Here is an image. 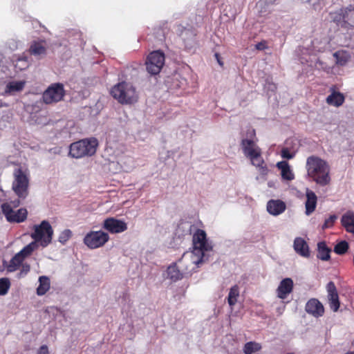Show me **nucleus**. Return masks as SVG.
<instances>
[{
  "instance_id": "obj_30",
  "label": "nucleus",
  "mask_w": 354,
  "mask_h": 354,
  "mask_svg": "<svg viewBox=\"0 0 354 354\" xmlns=\"http://www.w3.org/2000/svg\"><path fill=\"white\" fill-rule=\"evenodd\" d=\"M25 82L22 81L10 82L7 84L5 94H12L15 92H19L23 90Z\"/></svg>"
},
{
  "instance_id": "obj_15",
  "label": "nucleus",
  "mask_w": 354,
  "mask_h": 354,
  "mask_svg": "<svg viewBox=\"0 0 354 354\" xmlns=\"http://www.w3.org/2000/svg\"><path fill=\"white\" fill-rule=\"evenodd\" d=\"M306 311L315 317H321L324 313L322 304L317 299H309L305 306Z\"/></svg>"
},
{
  "instance_id": "obj_17",
  "label": "nucleus",
  "mask_w": 354,
  "mask_h": 354,
  "mask_svg": "<svg viewBox=\"0 0 354 354\" xmlns=\"http://www.w3.org/2000/svg\"><path fill=\"white\" fill-rule=\"evenodd\" d=\"M306 198L305 214L307 216H310L315 211L317 203V196L313 191L307 188L306 190Z\"/></svg>"
},
{
  "instance_id": "obj_28",
  "label": "nucleus",
  "mask_w": 354,
  "mask_h": 354,
  "mask_svg": "<svg viewBox=\"0 0 354 354\" xmlns=\"http://www.w3.org/2000/svg\"><path fill=\"white\" fill-rule=\"evenodd\" d=\"M335 63L339 66H344L351 59L350 54L346 50H337L333 54Z\"/></svg>"
},
{
  "instance_id": "obj_27",
  "label": "nucleus",
  "mask_w": 354,
  "mask_h": 354,
  "mask_svg": "<svg viewBox=\"0 0 354 354\" xmlns=\"http://www.w3.org/2000/svg\"><path fill=\"white\" fill-rule=\"evenodd\" d=\"M24 259L18 254L17 253L10 259L9 263L6 266V270L8 272H13L18 270L22 263L24 262Z\"/></svg>"
},
{
  "instance_id": "obj_32",
  "label": "nucleus",
  "mask_w": 354,
  "mask_h": 354,
  "mask_svg": "<svg viewBox=\"0 0 354 354\" xmlns=\"http://www.w3.org/2000/svg\"><path fill=\"white\" fill-rule=\"evenodd\" d=\"M345 24L346 28H354V6L351 5L346 7Z\"/></svg>"
},
{
  "instance_id": "obj_9",
  "label": "nucleus",
  "mask_w": 354,
  "mask_h": 354,
  "mask_svg": "<svg viewBox=\"0 0 354 354\" xmlns=\"http://www.w3.org/2000/svg\"><path fill=\"white\" fill-rule=\"evenodd\" d=\"M165 61V54L160 50H154L147 56L145 65L151 75H158L162 68Z\"/></svg>"
},
{
  "instance_id": "obj_35",
  "label": "nucleus",
  "mask_w": 354,
  "mask_h": 354,
  "mask_svg": "<svg viewBox=\"0 0 354 354\" xmlns=\"http://www.w3.org/2000/svg\"><path fill=\"white\" fill-rule=\"evenodd\" d=\"M35 243H31L28 245L25 246L20 252L17 254L24 260L26 257L30 255L33 250H35Z\"/></svg>"
},
{
  "instance_id": "obj_11",
  "label": "nucleus",
  "mask_w": 354,
  "mask_h": 354,
  "mask_svg": "<svg viewBox=\"0 0 354 354\" xmlns=\"http://www.w3.org/2000/svg\"><path fill=\"white\" fill-rule=\"evenodd\" d=\"M65 90L62 83L50 84L42 94L43 102L46 104L57 103L63 100Z\"/></svg>"
},
{
  "instance_id": "obj_20",
  "label": "nucleus",
  "mask_w": 354,
  "mask_h": 354,
  "mask_svg": "<svg viewBox=\"0 0 354 354\" xmlns=\"http://www.w3.org/2000/svg\"><path fill=\"white\" fill-rule=\"evenodd\" d=\"M29 53L36 57L44 56L46 54L45 41H33L30 46Z\"/></svg>"
},
{
  "instance_id": "obj_19",
  "label": "nucleus",
  "mask_w": 354,
  "mask_h": 354,
  "mask_svg": "<svg viewBox=\"0 0 354 354\" xmlns=\"http://www.w3.org/2000/svg\"><path fill=\"white\" fill-rule=\"evenodd\" d=\"M286 209V204L284 202L279 200H271L267 204V210L268 212L272 215L277 216L282 212H283Z\"/></svg>"
},
{
  "instance_id": "obj_8",
  "label": "nucleus",
  "mask_w": 354,
  "mask_h": 354,
  "mask_svg": "<svg viewBox=\"0 0 354 354\" xmlns=\"http://www.w3.org/2000/svg\"><path fill=\"white\" fill-rule=\"evenodd\" d=\"M110 239L107 232L102 230L90 231L83 239V243L89 249L94 250L103 247Z\"/></svg>"
},
{
  "instance_id": "obj_2",
  "label": "nucleus",
  "mask_w": 354,
  "mask_h": 354,
  "mask_svg": "<svg viewBox=\"0 0 354 354\" xmlns=\"http://www.w3.org/2000/svg\"><path fill=\"white\" fill-rule=\"evenodd\" d=\"M306 168L308 176L317 184L326 186L330 183V167L325 160L317 156H311L307 158Z\"/></svg>"
},
{
  "instance_id": "obj_45",
  "label": "nucleus",
  "mask_w": 354,
  "mask_h": 354,
  "mask_svg": "<svg viewBox=\"0 0 354 354\" xmlns=\"http://www.w3.org/2000/svg\"><path fill=\"white\" fill-rule=\"evenodd\" d=\"M346 354H354V351H350L346 353Z\"/></svg>"
},
{
  "instance_id": "obj_39",
  "label": "nucleus",
  "mask_w": 354,
  "mask_h": 354,
  "mask_svg": "<svg viewBox=\"0 0 354 354\" xmlns=\"http://www.w3.org/2000/svg\"><path fill=\"white\" fill-rule=\"evenodd\" d=\"M20 267H21V268L19 273L17 274L18 278H21V277H25L30 272V265L26 263H22V264L21 265Z\"/></svg>"
},
{
  "instance_id": "obj_7",
  "label": "nucleus",
  "mask_w": 354,
  "mask_h": 354,
  "mask_svg": "<svg viewBox=\"0 0 354 354\" xmlns=\"http://www.w3.org/2000/svg\"><path fill=\"white\" fill-rule=\"evenodd\" d=\"M193 251L191 252L201 257H204L205 252L212 250V246L207 242L206 232L201 229H197L192 238Z\"/></svg>"
},
{
  "instance_id": "obj_16",
  "label": "nucleus",
  "mask_w": 354,
  "mask_h": 354,
  "mask_svg": "<svg viewBox=\"0 0 354 354\" xmlns=\"http://www.w3.org/2000/svg\"><path fill=\"white\" fill-rule=\"evenodd\" d=\"M294 283L291 278L282 279L277 289V295L279 299H285L293 290Z\"/></svg>"
},
{
  "instance_id": "obj_1",
  "label": "nucleus",
  "mask_w": 354,
  "mask_h": 354,
  "mask_svg": "<svg viewBox=\"0 0 354 354\" xmlns=\"http://www.w3.org/2000/svg\"><path fill=\"white\" fill-rule=\"evenodd\" d=\"M250 138L242 139L241 146L244 155L248 158L252 165L255 166L260 174L266 176L269 169L264 162L261 156V149L254 141L253 138L256 136L255 130L252 129L247 133Z\"/></svg>"
},
{
  "instance_id": "obj_34",
  "label": "nucleus",
  "mask_w": 354,
  "mask_h": 354,
  "mask_svg": "<svg viewBox=\"0 0 354 354\" xmlns=\"http://www.w3.org/2000/svg\"><path fill=\"white\" fill-rule=\"evenodd\" d=\"M348 243L346 241H342L335 245L334 252L339 255H343L348 252Z\"/></svg>"
},
{
  "instance_id": "obj_33",
  "label": "nucleus",
  "mask_w": 354,
  "mask_h": 354,
  "mask_svg": "<svg viewBox=\"0 0 354 354\" xmlns=\"http://www.w3.org/2000/svg\"><path fill=\"white\" fill-rule=\"evenodd\" d=\"M262 346L261 344L256 342H248L245 344L243 346V353L245 354H252L255 352L259 351Z\"/></svg>"
},
{
  "instance_id": "obj_31",
  "label": "nucleus",
  "mask_w": 354,
  "mask_h": 354,
  "mask_svg": "<svg viewBox=\"0 0 354 354\" xmlns=\"http://www.w3.org/2000/svg\"><path fill=\"white\" fill-rule=\"evenodd\" d=\"M239 297V288L237 285L233 286L229 292L227 297L228 304L232 308L237 302Z\"/></svg>"
},
{
  "instance_id": "obj_46",
  "label": "nucleus",
  "mask_w": 354,
  "mask_h": 354,
  "mask_svg": "<svg viewBox=\"0 0 354 354\" xmlns=\"http://www.w3.org/2000/svg\"><path fill=\"white\" fill-rule=\"evenodd\" d=\"M3 106V104L1 103V102L0 101V108Z\"/></svg>"
},
{
  "instance_id": "obj_12",
  "label": "nucleus",
  "mask_w": 354,
  "mask_h": 354,
  "mask_svg": "<svg viewBox=\"0 0 354 354\" xmlns=\"http://www.w3.org/2000/svg\"><path fill=\"white\" fill-rule=\"evenodd\" d=\"M2 212L6 220L10 223H22L27 218L28 211L26 208H20L17 211L12 209V206L4 203L1 206Z\"/></svg>"
},
{
  "instance_id": "obj_21",
  "label": "nucleus",
  "mask_w": 354,
  "mask_h": 354,
  "mask_svg": "<svg viewBox=\"0 0 354 354\" xmlns=\"http://www.w3.org/2000/svg\"><path fill=\"white\" fill-rule=\"evenodd\" d=\"M345 100L344 95L343 93L335 91V90L333 91L330 95H329L326 97V103L329 105H332L336 107H339L342 106Z\"/></svg>"
},
{
  "instance_id": "obj_6",
  "label": "nucleus",
  "mask_w": 354,
  "mask_h": 354,
  "mask_svg": "<svg viewBox=\"0 0 354 354\" xmlns=\"http://www.w3.org/2000/svg\"><path fill=\"white\" fill-rule=\"evenodd\" d=\"M53 230L47 221H43L39 225L35 226L32 238L36 242H40L42 247H46L51 243Z\"/></svg>"
},
{
  "instance_id": "obj_25",
  "label": "nucleus",
  "mask_w": 354,
  "mask_h": 354,
  "mask_svg": "<svg viewBox=\"0 0 354 354\" xmlns=\"http://www.w3.org/2000/svg\"><path fill=\"white\" fill-rule=\"evenodd\" d=\"M277 167L281 170V177L286 180H292L295 175L290 168V165L286 161H281L277 164Z\"/></svg>"
},
{
  "instance_id": "obj_36",
  "label": "nucleus",
  "mask_w": 354,
  "mask_h": 354,
  "mask_svg": "<svg viewBox=\"0 0 354 354\" xmlns=\"http://www.w3.org/2000/svg\"><path fill=\"white\" fill-rule=\"evenodd\" d=\"M10 287V281L8 278L3 277L0 279V295H5L8 292Z\"/></svg>"
},
{
  "instance_id": "obj_43",
  "label": "nucleus",
  "mask_w": 354,
  "mask_h": 354,
  "mask_svg": "<svg viewBox=\"0 0 354 354\" xmlns=\"http://www.w3.org/2000/svg\"><path fill=\"white\" fill-rule=\"evenodd\" d=\"M266 48V44L265 41H261V42H259L257 44H256V48L257 50H264Z\"/></svg>"
},
{
  "instance_id": "obj_26",
  "label": "nucleus",
  "mask_w": 354,
  "mask_h": 354,
  "mask_svg": "<svg viewBox=\"0 0 354 354\" xmlns=\"http://www.w3.org/2000/svg\"><path fill=\"white\" fill-rule=\"evenodd\" d=\"M331 249L328 248L325 241L317 243V257L322 261H328L330 259Z\"/></svg>"
},
{
  "instance_id": "obj_22",
  "label": "nucleus",
  "mask_w": 354,
  "mask_h": 354,
  "mask_svg": "<svg viewBox=\"0 0 354 354\" xmlns=\"http://www.w3.org/2000/svg\"><path fill=\"white\" fill-rule=\"evenodd\" d=\"M167 272L168 277L174 281L180 280L185 277V275L182 270L180 268L178 263L169 266Z\"/></svg>"
},
{
  "instance_id": "obj_14",
  "label": "nucleus",
  "mask_w": 354,
  "mask_h": 354,
  "mask_svg": "<svg viewBox=\"0 0 354 354\" xmlns=\"http://www.w3.org/2000/svg\"><path fill=\"white\" fill-rule=\"evenodd\" d=\"M326 290L330 308L333 311L337 312L339 308L340 303L335 283L333 281L328 282L326 286Z\"/></svg>"
},
{
  "instance_id": "obj_13",
  "label": "nucleus",
  "mask_w": 354,
  "mask_h": 354,
  "mask_svg": "<svg viewBox=\"0 0 354 354\" xmlns=\"http://www.w3.org/2000/svg\"><path fill=\"white\" fill-rule=\"evenodd\" d=\"M102 228L111 234H119L127 230V224L124 221L109 217L103 221Z\"/></svg>"
},
{
  "instance_id": "obj_3",
  "label": "nucleus",
  "mask_w": 354,
  "mask_h": 354,
  "mask_svg": "<svg viewBox=\"0 0 354 354\" xmlns=\"http://www.w3.org/2000/svg\"><path fill=\"white\" fill-rule=\"evenodd\" d=\"M98 140L94 137L84 138L71 143L68 155L74 158H82L93 156L98 147Z\"/></svg>"
},
{
  "instance_id": "obj_41",
  "label": "nucleus",
  "mask_w": 354,
  "mask_h": 354,
  "mask_svg": "<svg viewBox=\"0 0 354 354\" xmlns=\"http://www.w3.org/2000/svg\"><path fill=\"white\" fill-rule=\"evenodd\" d=\"M37 354H49L48 346L46 345H42L39 348Z\"/></svg>"
},
{
  "instance_id": "obj_4",
  "label": "nucleus",
  "mask_w": 354,
  "mask_h": 354,
  "mask_svg": "<svg viewBox=\"0 0 354 354\" xmlns=\"http://www.w3.org/2000/svg\"><path fill=\"white\" fill-rule=\"evenodd\" d=\"M111 96L122 104H132L138 102V95L136 88L127 82L114 85L110 91Z\"/></svg>"
},
{
  "instance_id": "obj_18",
  "label": "nucleus",
  "mask_w": 354,
  "mask_h": 354,
  "mask_svg": "<svg viewBox=\"0 0 354 354\" xmlns=\"http://www.w3.org/2000/svg\"><path fill=\"white\" fill-rule=\"evenodd\" d=\"M294 249L300 256L304 257H310L309 247L306 241L301 237H297L294 241Z\"/></svg>"
},
{
  "instance_id": "obj_10",
  "label": "nucleus",
  "mask_w": 354,
  "mask_h": 354,
  "mask_svg": "<svg viewBox=\"0 0 354 354\" xmlns=\"http://www.w3.org/2000/svg\"><path fill=\"white\" fill-rule=\"evenodd\" d=\"M203 257H198L192 253H184L178 263L182 270L185 277L190 275L192 272L196 271L198 265L203 263Z\"/></svg>"
},
{
  "instance_id": "obj_44",
  "label": "nucleus",
  "mask_w": 354,
  "mask_h": 354,
  "mask_svg": "<svg viewBox=\"0 0 354 354\" xmlns=\"http://www.w3.org/2000/svg\"><path fill=\"white\" fill-rule=\"evenodd\" d=\"M215 57H216V59H217L218 63L219 64V65L223 66V62L221 60L219 55H218V53H216V54H215Z\"/></svg>"
},
{
  "instance_id": "obj_29",
  "label": "nucleus",
  "mask_w": 354,
  "mask_h": 354,
  "mask_svg": "<svg viewBox=\"0 0 354 354\" xmlns=\"http://www.w3.org/2000/svg\"><path fill=\"white\" fill-rule=\"evenodd\" d=\"M39 285L37 288L38 295H44L50 289V279L48 277L41 276L39 279Z\"/></svg>"
},
{
  "instance_id": "obj_23",
  "label": "nucleus",
  "mask_w": 354,
  "mask_h": 354,
  "mask_svg": "<svg viewBox=\"0 0 354 354\" xmlns=\"http://www.w3.org/2000/svg\"><path fill=\"white\" fill-rule=\"evenodd\" d=\"M345 12L346 7H343L338 10L330 12V16L332 19V21L337 26H340L342 28H346Z\"/></svg>"
},
{
  "instance_id": "obj_42",
  "label": "nucleus",
  "mask_w": 354,
  "mask_h": 354,
  "mask_svg": "<svg viewBox=\"0 0 354 354\" xmlns=\"http://www.w3.org/2000/svg\"><path fill=\"white\" fill-rule=\"evenodd\" d=\"M19 199L20 198H19L18 199H15L14 201H11L9 203H8V204L11 205L12 209H13V208H16L20 205V200Z\"/></svg>"
},
{
  "instance_id": "obj_40",
  "label": "nucleus",
  "mask_w": 354,
  "mask_h": 354,
  "mask_svg": "<svg viewBox=\"0 0 354 354\" xmlns=\"http://www.w3.org/2000/svg\"><path fill=\"white\" fill-rule=\"evenodd\" d=\"M281 155L283 158L291 159L294 157V154L290 153L288 148H283L281 151Z\"/></svg>"
},
{
  "instance_id": "obj_5",
  "label": "nucleus",
  "mask_w": 354,
  "mask_h": 354,
  "mask_svg": "<svg viewBox=\"0 0 354 354\" xmlns=\"http://www.w3.org/2000/svg\"><path fill=\"white\" fill-rule=\"evenodd\" d=\"M12 189L18 198L24 199L28 195L29 178L21 168L15 169Z\"/></svg>"
},
{
  "instance_id": "obj_37",
  "label": "nucleus",
  "mask_w": 354,
  "mask_h": 354,
  "mask_svg": "<svg viewBox=\"0 0 354 354\" xmlns=\"http://www.w3.org/2000/svg\"><path fill=\"white\" fill-rule=\"evenodd\" d=\"M72 236V232L70 230H64L59 236V241L62 243H65Z\"/></svg>"
},
{
  "instance_id": "obj_24",
  "label": "nucleus",
  "mask_w": 354,
  "mask_h": 354,
  "mask_svg": "<svg viewBox=\"0 0 354 354\" xmlns=\"http://www.w3.org/2000/svg\"><path fill=\"white\" fill-rule=\"evenodd\" d=\"M342 225L348 232L354 234V214L352 212H347L341 218Z\"/></svg>"
},
{
  "instance_id": "obj_38",
  "label": "nucleus",
  "mask_w": 354,
  "mask_h": 354,
  "mask_svg": "<svg viewBox=\"0 0 354 354\" xmlns=\"http://www.w3.org/2000/svg\"><path fill=\"white\" fill-rule=\"evenodd\" d=\"M336 219L337 216L335 215L330 216L329 218L325 220L324 223L322 225V229L325 230L333 227Z\"/></svg>"
}]
</instances>
